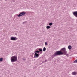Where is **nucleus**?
I'll use <instances>...</instances> for the list:
<instances>
[{"label": "nucleus", "instance_id": "nucleus-6", "mask_svg": "<svg viewBox=\"0 0 77 77\" xmlns=\"http://www.w3.org/2000/svg\"><path fill=\"white\" fill-rule=\"evenodd\" d=\"M73 14L75 17H77V11L73 12Z\"/></svg>", "mask_w": 77, "mask_h": 77}, {"label": "nucleus", "instance_id": "nucleus-19", "mask_svg": "<svg viewBox=\"0 0 77 77\" xmlns=\"http://www.w3.org/2000/svg\"><path fill=\"white\" fill-rule=\"evenodd\" d=\"M25 22H23V24H24V23H25Z\"/></svg>", "mask_w": 77, "mask_h": 77}, {"label": "nucleus", "instance_id": "nucleus-2", "mask_svg": "<svg viewBox=\"0 0 77 77\" xmlns=\"http://www.w3.org/2000/svg\"><path fill=\"white\" fill-rule=\"evenodd\" d=\"M11 62H15L17 61V60H18L17 57L15 56H12L11 57Z\"/></svg>", "mask_w": 77, "mask_h": 77}, {"label": "nucleus", "instance_id": "nucleus-10", "mask_svg": "<svg viewBox=\"0 0 77 77\" xmlns=\"http://www.w3.org/2000/svg\"><path fill=\"white\" fill-rule=\"evenodd\" d=\"M45 50H46V48H45V47H44L43 49V51H45Z\"/></svg>", "mask_w": 77, "mask_h": 77}, {"label": "nucleus", "instance_id": "nucleus-11", "mask_svg": "<svg viewBox=\"0 0 77 77\" xmlns=\"http://www.w3.org/2000/svg\"><path fill=\"white\" fill-rule=\"evenodd\" d=\"M63 54H64L65 55H66L67 56H69V55H68V54H67V53H64Z\"/></svg>", "mask_w": 77, "mask_h": 77}, {"label": "nucleus", "instance_id": "nucleus-13", "mask_svg": "<svg viewBox=\"0 0 77 77\" xmlns=\"http://www.w3.org/2000/svg\"><path fill=\"white\" fill-rule=\"evenodd\" d=\"M35 52L36 53H39V51L37 50L35 51Z\"/></svg>", "mask_w": 77, "mask_h": 77}, {"label": "nucleus", "instance_id": "nucleus-18", "mask_svg": "<svg viewBox=\"0 0 77 77\" xmlns=\"http://www.w3.org/2000/svg\"><path fill=\"white\" fill-rule=\"evenodd\" d=\"M47 45V43L46 42H45V45Z\"/></svg>", "mask_w": 77, "mask_h": 77}, {"label": "nucleus", "instance_id": "nucleus-9", "mask_svg": "<svg viewBox=\"0 0 77 77\" xmlns=\"http://www.w3.org/2000/svg\"><path fill=\"white\" fill-rule=\"evenodd\" d=\"M3 60V58H0V62H2Z\"/></svg>", "mask_w": 77, "mask_h": 77}, {"label": "nucleus", "instance_id": "nucleus-3", "mask_svg": "<svg viewBox=\"0 0 77 77\" xmlns=\"http://www.w3.org/2000/svg\"><path fill=\"white\" fill-rule=\"evenodd\" d=\"M11 39L12 41H16V40H17V38L15 37L12 36L11 37Z\"/></svg>", "mask_w": 77, "mask_h": 77}, {"label": "nucleus", "instance_id": "nucleus-8", "mask_svg": "<svg viewBox=\"0 0 77 77\" xmlns=\"http://www.w3.org/2000/svg\"><path fill=\"white\" fill-rule=\"evenodd\" d=\"M72 48V47H71V45H69L68 46V48L69 50H71Z\"/></svg>", "mask_w": 77, "mask_h": 77}, {"label": "nucleus", "instance_id": "nucleus-7", "mask_svg": "<svg viewBox=\"0 0 77 77\" xmlns=\"http://www.w3.org/2000/svg\"><path fill=\"white\" fill-rule=\"evenodd\" d=\"M72 75H77V72H73L72 73Z\"/></svg>", "mask_w": 77, "mask_h": 77}, {"label": "nucleus", "instance_id": "nucleus-14", "mask_svg": "<svg viewBox=\"0 0 77 77\" xmlns=\"http://www.w3.org/2000/svg\"><path fill=\"white\" fill-rule=\"evenodd\" d=\"M49 24V26H52L53 25V23H50Z\"/></svg>", "mask_w": 77, "mask_h": 77}, {"label": "nucleus", "instance_id": "nucleus-16", "mask_svg": "<svg viewBox=\"0 0 77 77\" xmlns=\"http://www.w3.org/2000/svg\"><path fill=\"white\" fill-rule=\"evenodd\" d=\"M74 63H77V59L74 62Z\"/></svg>", "mask_w": 77, "mask_h": 77}, {"label": "nucleus", "instance_id": "nucleus-12", "mask_svg": "<svg viewBox=\"0 0 77 77\" xmlns=\"http://www.w3.org/2000/svg\"><path fill=\"white\" fill-rule=\"evenodd\" d=\"M46 28L47 29H50V26H47L46 27Z\"/></svg>", "mask_w": 77, "mask_h": 77}, {"label": "nucleus", "instance_id": "nucleus-17", "mask_svg": "<svg viewBox=\"0 0 77 77\" xmlns=\"http://www.w3.org/2000/svg\"><path fill=\"white\" fill-rule=\"evenodd\" d=\"M22 60H26V59L24 58H23Z\"/></svg>", "mask_w": 77, "mask_h": 77}, {"label": "nucleus", "instance_id": "nucleus-4", "mask_svg": "<svg viewBox=\"0 0 77 77\" xmlns=\"http://www.w3.org/2000/svg\"><path fill=\"white\" fill-rule=\"evenodd\" d=\"M35 54L34 55V58H36V57H38L39 56V54H37L35 52H34Z\"/></svg>", "mask_w": 77, "mask_h": 77}, {"label": "nucleus", "instance_id": "nucleus-1", "mask_svg": "<svg viewBox=\"0 0 77 77\" xmlns=\"http://www.w3.org/2000/svg\"><path fill=\"white\" fill-rule=\"evenodd\" d=\"M66 49L65 48H63L61 49L59 51H56L53 55L54 57H55L57 56H59V55H63L64 53H67V51H66Z\"/></svg>", "mask_w": 77, "mask_h": 77}, {"label": "nucleus", "instance_id": "nucleus-15", "mask_svg": "<svg viewBox=\"0 0 77 77\" xmlns=\"http://www.w3.org/2000/svg\"><path fill=\"white\" fill-rule=\"evenodd\" d=\"M39 50L40 51H42V49L41 48L39 49Z\"/></svg>", "mask_w": 77, "mask_h": 77}, {"label": "nucleus", "instance_id": "nucleus-5", "mask_svg": "<svg viewBox=\"0 0 77 77\" xmlns=\"http://www.w3.org/2000/svg\"><path fill=\"white\" fill-rule=\"evenodd\" d=\"M26 14V12H21L19 14V15H17L18 17H21V16H22L23 15H25Z\"/></svg>", "mask_w": 77, "mask_h": 77}, {"label": "nucleus", "instance_id": "nucleus-20", "mask_svg": "<svg viewBox=\"0 0 77 77\" xmlns=\"http://www.w3.org/2000/svg\"><path fill=\"white\" fill-rule=\"evenodd\" d=\"M16 35H17V34H16Z\"/></svg>", "mask_w": 77, "mask_h": 77}]
</instances>
